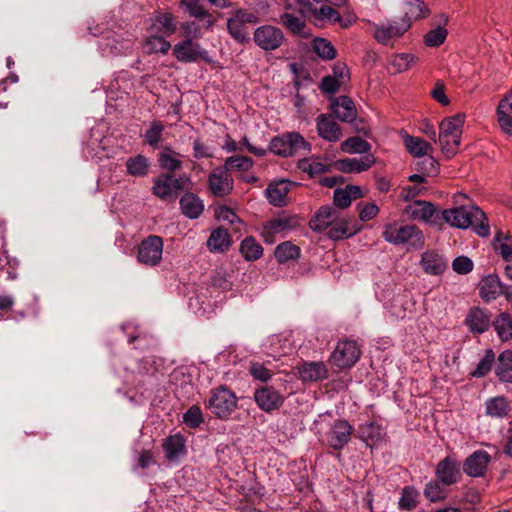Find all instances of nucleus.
Segmentation results:
<instances>
[{"label": "nucleus", "instance_id": "obj_1", "mask_svg": "<svg viewBox=\"0 0 512 512\" xmlns=\"http://www.w3.org/2000/svg\"><path fill=\"white\" fill-rule=\"evenodd\" d=\"M442 219L453 227L465 229L471 227L480 237L490 235V226L484 211L479 207L460 206L442 211Z\"/></svg>", "mask_w": 512, "mask_h": 512}, {"label": "nucleus", "instance_id": "obj_2", "mask_svg": "<svg viewBox=\"0 0 512 512\" xmlns=\"http://www.w3.org/2000/svg\"><path fill=\"white\" fill-rule=\"evenodd\" d=\"M193 182L186 174L175 176L171 173H161L153 179L152 194L160 200L168 203L175 202L179 192H191Z\"/></svg>", "mask_w": 512, "mask_h": 512}, {"label": "nucleus", "instance_id": "obj_3", "mask_svg": "<svg viewBox=\"0 0 512 512\" xmlns=\"http://www.w3.org/2000/svg\"><path fill=\"white\" fill-rule=\"evenodd\" d=\"M465 118L464 113H457L444 118L439 125L438 141L442 152L448 159L455 156L459 150Z\"/></svg>", "mask_w": 512, "mask_h": 512}, {"label": "nucleus", "instance_id": "obj_4", "mask_svg": "<svg viewBox=\"0 0 512 512\" xmlns=\"http://www.w3.org/2000/svg\"><path fill=\"white\" fill-rule=\"evenodd\" d=\"M204 404L213 416L220 420H228L238 407V399L226 385H219L210 390Z\"/></svg>", "mask_w": 512, "mask_h": 512}, {"label": "nucleus", "instance_id": "obj_5", "mask_svg": "<svg viewBox=\"0 0 512 512\" xmlns=\"http://www.w3.org/2000/svg\"><path fill=\"white\" fill-rule=\"evenodd\" d=\"M260 18L254 11L238 8L227 19V31L231 38L241 45L250 41V26L258 24Z\"/></svg>", "mask_w": 512, "mask_h": 512}, {"label": "nucleus", "instance_id": "obj_6", "mask_svg": "<svg viewBox=\"0 0 512 512\" xmlns=\"http://www.w3.org/2000/svg\"><path fill=\"white\" fill-rule=\"evenodd\" d=\"M269 151L281 157H292L301 151L310 152L311 144L298 132H286L270 141Z\"/></svg>", "mask_w": 512, "mask_h": 512}, {"label": "nucleus", "instance_id": "obj_7", "mask_svg": "<svg viewBox=\"0 0 512 512\" xmlns=\"http://www.w3.org/2000/svg\"><path fill=\"white\" fill-rule=\"evenodd\" d=\"M383 238L394 245L409 244L419 249L423 247L424 236L422 231L416 225H402L390 223L384 226Z\"/></svg>", "mask_w": 512, "mask_h": 512}, {"label": "nucleus", "instance_id": "obj_8", "mask_svg": "<svg viewBox=\"0 0 512 512\" xmlns=\"http://www.w3.org/2000/svg\"><path fill=\"white\" fill-rule=\"evenodd\" d=\"M163 239L157 235H149L138 245L137 260L140 264L154 267L162 260Z\"/></svg>", "mask_w": 512, "mask_h": 512}, {"label": "nucleus", "instance_id": "obj_9", "mask_svg": "<svg viewBox=\"0 0 512 512\" xmlns=\"http://www.w3.org/2000/svg\"><path fill=\"white\" fill-rule=\"evenodd\" d=\"M285 40L283 31L279 27L270 24L259 26L253 33V41L264 51L277 50Z\"/></svg>", "mask_w": 512, "mask_h": 512}, {"label": "nucleus", "instance_id": "obj_10", "mask_svg": "<svg viewBox=\"0 0 512 512\" xmlns=\"http://www.w3.org/2000/svg\"><path fill=\"white\" fill-rule=\"evenodd\" d=\"M360 355V348L355 341L344 340L338 342L331 354L330 361L339 369H349L356 364Z\"/></svg>", "mask_w": 512, "mask_h": 512}, {"label": "nucleus", "instance_id": "obj_11", "mask_svg": "<svg viewBox=\"0 0 512 512\" xmlns=\"http://www.w3.org/2000/svg\"><path fill=\"white\" fill-rule=\"evenodd\" d=\"M173 56L181 63H194L199 60L209 62L208 51L191 39H183L175 44Z\"/></svg>", "mask_w": 512, "mask_h": 512}, {"label": "nucleus", "instance_id": "obj_12", "mask_svg": "<svg viewBox=\"0 0 512 512\" xmlns=\"http://www.w3.org/2000/svg\"><path fill=\"white\" fill-rule=\"evenodd\" d=\"M310 12L316 24L319 22L332 25L338 24L343 29L349 28L357 20V17L354 14L342 17L336 9L328 5H322L319 8L311 6Z\"/></svg>", "mask_w": 512, "mask_h": 512}, {"label": "nucleus", "instance_id": "obj_13", "mask_svg": "<svg viewBox=\"0 0 512 512\" xmlns=\"http://www.w3.org/2000/svg\"><path fill=\"white\" fill-rule=\"evenodd\" d=\"M178 28L177 18L169 11H156L150 18L148 31L165 37L172 36Z\"/></svg>", "mask_w": 512, "mask_h": 512}, {"label": "nucleus", "instance_id": "obj_14", "mask_svg": "<svg viewBox=\"0 0 512 512\" xmlns=\"http://www.w3.org/2000/svg\"><path fill=\"white\" fill-rule=\"evenodd\" d=\"M254 400L258 407L266 413L279 409L284 403L283 395L272 386H263L256 389Z\"/></svg>", "mask_w": 512, "mask_h": 512}, {"label": "nucleus", "instance_id": "obj_15", "mask_svg": "<svg viewBox=\"0 0 512 512\" xmlns=\"http://www.w3.org/2000/svg\"><path fill=\"white\" fill-rule=\"evenodd\" d=\"M460 463L455 457L447 456L440 460L435 469L436 479L446 486L456 484L461 478Z\"/></svg>", "mask_w": 512, "mask_h": 512}, {"label": "nucleus", "instance_id": "obj_16", "mask_svg": "<svg viewBox=\"0 0 512 512\" xmlns=\"http://www.w3.org/2000/svg\"><path fill=\"white\" fill-rule=\"evenodd\" d=\"M353 427L346 420H336L326 433L328 445L334 450L343 449L350 441Z\"/></svg>", "mask_w": 512, "mask_h": 512}, {"label": "nucleus", "instance_id": "obj_17", "mask_svg": "<svg viewBox=\"0 0 512 512\" xmlns=\"http://www.w3.org/2000/svg\"><path fill=\"white\" fill-rule=\"evenodd\" d=\"M233 183V178L223 167L215 168L208 177L209 190L216 197L229 195L233 190Z\"/></svg>", "mask_w": 512, "mask_h": 512}, {"label": "nucleus", "instance_id": "obj_18", "mask_svg": "<svg viewBox=\"0 0 512 512\" xmlns=\"http://www.w3.org/2000/svg\"><path fill=\"white\" fill-rule=\"evenodd\" d=\"M360 230L361 225L354 217H340L338 215V220L330 225L327 236L334 241H339L352 237Z\"/></svg>", "mask_w": 512, "mask_h": 512}, {"label": "nucleus", "instance_id": "obj_19", "mask_svg": "<svg viewBox=\"0 0 512 512\" xmlns=\"http://www.w3.org/2000/svg\"><path fill=\"white\" fill-rule=\"evenodd\" d=\"M491 456L485 450L474 451L463 463V471L470 477H482L485 475Z\"/></svg>", "mask_w": 512, "mask_h": 512}, {"label": "nucleus", "instance_id": "obj_20", "mask_svg": "<svg viewBox=\"0 0 512 512\" xmlns=\"http://www.w3.org/2000/svg\"><path fill=\"white\" fill-rule=\"evenodd\" d=\"M335 118L344 123H352L357 118V109L354 101L345 95L335 98L330 105Z\"/></svg>", "mask_w": 512, "mask_h": 512}, {"label": "nucleus", "instance_id": "obj_21", "mask_svg": "<svg viewBox=\"0 0 512 512\" xmlns=\"http://www.w3.org/2000/svg\"><path fill=\"white\" fill-rule=\"evenodd\" d=\"M316 128L318 135L328 142H337L342 138V130L332 115H318L316 118Z\"/></svg>", "mask_w": 512, "mask_h": 512}, {"label": "nucleus", "instance_id": "obj_22", "mask_svg": "<svg viewBox=\"0 0 512 512\" xmlns=\"http://www.w3.org/2000/svg\"><path fill=\"white\" fill-rule=\"evenodd\" d=\"M465 324L470 332L482 334L492 325L490 314L479 307L471 308L465 318Z\"/></svg>", "mask_w": 512, "mask_h": 512}, {"label": "nucleus", "instance_id": "obj_23", "mask_svg": "<svg viewBox=\"0 0 512 512\" xmlns=\"http://www.w3.org/2000/svg\"><path fill=\"white\" fill-rule=\"evenodd\" d=\"M408 30L409 23L403 22L401 19L400 22L377 26L374 31V37L378 43L387 45L391 39L401 37Z\"/></svg>", "mask_w": 512, "mask_h": 512}, {"label": "nucleus", "instance_id": "obj_24", "mask_svg": "<svg viewBox=\"0 0 512 512\" xmlns=\"http://www.w3.org/2000/svg\"><path fill=\"white\" fill-rule=\"evenodd\" d=\"M338 220V211L331 206L320 207L309 221L311 230L322 233Z\"/></svg>", "mask_w": 512, "mask_h": 512}, {"label": "nucleus", "instance_id": "obj_25", "mask_svg": "<svg viewBox=\"0 0 512 512\" xmlns=\"http://www.w3.org/2000/svg\"><path fill=\"white\" fill-rule=\"evenodd\" d=\"M376 159L373 154H367L363 158H345L336 162L337 169L343 173H361L368 170Z\"/></svg>", "mask_w": 512, "mask_h": 512}, {"label": "nucleus", "instance_id": "obj_26", "mask_svg": "<svg viewBox=\"0 0 512 512\" xmlns=\"http://www.w3.org/2000/svg\"><path fill=\"white\" fill-rule=\"evenodd\" d=\"M179 204L182 214L189 219L199 218L204 211L203 201L193 192L184 193L179 200Z\"/></svg>", "mask_w": 512, "mask_h": 512}, {"label": "nucleus", "instance_id": "obj_27", "mask_svg": "<svg viewBox=\"0 0 512 512\" xmlns=\"http://www.w3.org/2000/svg\"><path fill=\"white\" fill-rule=\"evenodd\" d=\"M233 240L228 231L222 227L214 229L208 240L207 247L213 253H224L232 246Z\"/></svg>", "mask_w": 512, "mask_h": 512}, {"label": "nucleus", "instance_id": "obj_28", "mask_svg": "<svg viewBox=\"0 0 512 512\" xmlns=\"http://www.w3.org/2000/svg\"><path fill=\"white\" fill-rule=\"evenodd\" d=\"M298 373L304 382H316L328 377V370L323 362H306L298 368Z\"/></svg>", "mask_w": 512, "mask_h": 512}, {"label": "nucleus", "instance_id": "obj_29", "mask_svg": "<svg viewBox=\"0 0 512 512\" xmlns=\"http://www.w3.org/2000/svg\"><path fill=\"white\" fill-rule=\"evenodd\" d=\"M502 293V283L497 274L483 277L479 283V294L483 300H495Z\"/></svg>", "mask_w": 512, "mask_h": 512}, {"label": "nucleus", "instance_id": "obj_30", "mask_svg": "<svg viewBox=\"0 0 512 512\" xmlns=\"http://www.w3.org/2000/svg\"><path fill=\"white\" fill-rule=\"evenodd\" d=\"M420 264L424 272L430 275H440L447 267V261L434 251L424 252Z\"/></svg>", "mask_w": 512, "mask_h": 512}, {"label": "nucleus", "instance_id": "obj_31", "mask_svg": "<svg viewBox=\"0 0 512 512\" xmlns=\"http://www.w3.org/2000/svg\"><path fill=\"white\" fill-rule=\"evenodd\" d=\"M179 153L175 152L170 146H164L158 154L159 167L166 171L165 173L174 174L175 171L182 169V161L178 158Z\"/></svg>", "mask_w": 512, "mask_h": 512}, {"label": "nucleus", "instance_id": "obj_32", "mask_svg": "<svg viewBox=\"0 0 512 512\" xmlns=\"http://www.w3.org/2000/svg\"><path fill=\"white\" fill-rule=\"evenodd\" d=\"M290 191V182L281 180L270 183L266 189V195L270 204L274 206H283L286 203L287 194Z\"/></svg>", "mask_w": 512, "mask_h": 512}, {"label": "nucleus", "instance_id": "obj_33", "mask_svg": "<svg viewBox=\"0 0 512 512\" xmlns=\"http://www.w3.org/2000/svg\"><path fill=\"white\" fill-rule=\"evenodd\" d=\"M300 226L297 216H280L265 223V229L269 233L279 234L284 231H291Z\"/></svg>", "mask_w": 512, "mask_h": 512}, {"label": "nucleus", "instance_id": "obj_34", "mask_svg": "<svg viewBox=\"0 0 512 512\" xmlns=\"http://www.w3.org/2000/svg\"><path fill=\"white\" fill-rule=\"evenodd\" d=\"M495 374L501 382L512 383V350H505L499 354Z\"/></svg>", "mask_w": 512, "mask_h": 512}, {"label": "nucleus", "instance_id": "obj_35", "mask_svg": "<svg viewBox=\"0 0 512 512\" xmlns=\"http://www.w3.org/2000/svg\"><path fill=\"white\" fill-rule=\"evenodd\" d=\"M430 14V9L423 0L408 1L405 4V12L401 18L403 22L409 23L411 27L412 20L426 18Z\"/></svg>", "mask_w": 512, "mask_h": 512}, {"label": "nucleus", "instance_id": "obj_36", "mask_svg": "<svg viewBox=\"0 0 512 512\" xmlns=\"http://www.w3.org/2000/svg\"><path fill=\"white\" fill-rule=\"evenodd\" d=\"M181 6L189 13L190 16L204 21L205 26L210 28L213 26L215 19L213 16L198 2V0H181Z\"/></svg>", "mask_w": 512, "mask_h": 512}, {"label": "nucleus", "instance_id": "obj_37", "mask_svg": "<svg viewBox=\"0 0 512 512\" xmlns=\"http://www.w3.org/2000/svg\"><path fill=\"white\" fill-rule=\"evenodd\" d=\"M440 24L437 28L430 30L424 36V42L429 47H438L444 43L447 38L448 31L444 28L449 18L446 14H440Z\"/></svg>", "mask_w": 512, "mask_h": 512}, {"label": "nucleus", "instance_id": "obj_38", "mask_svg": "<svg viewBox=\"0 0 512 512\" xmlns=\"http://www.w3.org/2000/svg\"><path fill=\"white\" fill-rule=\"evenodd\" d=\"M280 20L292 34L303 38H308L310 36V33L306 32V23L302 17L285 12L280 16Z\"/></svg>", "mask_w": 512, "mask_h": 512}, {"label": "nucleus", "instance_id": "obj_39", "mask_svg": "<svg viewBox=\"0 0 512 512\" xmlns=\"http://www.w3.org/2000/svg\"><path fill=\"white\" fill-rule=\"evenodd\" d=\"M510 411L508 400L504 396H497L485 402L486 415L494 418H504Z\"/></svg>", "mask_w": 512, "mask_h": 512}, {"label": "nucleus", "instance_id": "obj_40", "mask_svg": "<svg viewBox=\"0 0 512 512\" xmlns=\"http://www.w3.org/2000/svg\"><path fill=\"white\" fill-rule=\"evenodd\" d=\"M126 171L133 177H145L149 173L150 163L146 156L138 154L126 160Z\"/></svg>", "mask_w": 512, "mask_h": 512}, {"label": "nucleus", "instance_id": "obj_41", "mask_svg": "<svg viewBox=\"0 0 512 512\" xmlns=\"http://www.w3.org/2000/svg\"><path fill=\"white\" fill-rule=\"evenodd\" d=\"M492 326L499 339L503 342L512 340V315L500 313L493 321Z\"/></svg>", "mask_w": 512, "mask_h": 512}, {"label": "nucleus", "instance_id": "obj_42", "mask_svg": "<svg viewBox=\"0 0 512 512\" xmlns=\"http://www.w3.org/2000/svg\"><path fill=\"white\" fill-rule=\"evenodd\" d=\"M165 36L156 33H150L144 41V49L148 54L161 53L167 54L171 49V43L165 39Z\"/></svg>", "mask_w": 512, "mask_h": 512}, {"label": "nucleus", "instance_id": "obj_43", "mask_svg": "<svg viewBox=\"0 0 512 512\" xmlns=\"http://www.w3.org/2000/svg\"><path fill=\"white\" fill-rule=\"evenodd\" d=\"M163 449L167 459H177L185 452V440L183 436L180 434L169 436L163 443Z\"/></svg>", "mask_w": 512, "mask_h": 512}, {"label": "nucleus", "instance_id": "obj_44", "mask_svg": "<svg viewBox=\"0 0 512 512\" xmlns=\"http://www.w3.org/2000/svg\"><path fill=\"white\" fill-rule=\"evenodd\" d=\"M409 208L411 209V215L414 219L433 222L436 208L431 202L416 200Z\"/></svg>", "mask_w": 512, "mask_h": 512}, {"label": "nucleus", "instance_id": "obj_45", "mask_svg": "<svg viewBox=\"0 0 512 512\" xmlns=\"http://www.w3.org/2000/svg\"><path fill=\"white\" fill-rule=\"evenodd\" d=\"M240 253L246 261H256L262 257L263 247L253 236H247L241 242Z\"/></svg>", "mask_w": 512, "mask_h": 512}, {"label": "nucleus", "instance_id": "obj_46", "mask_svg": "<svg viewBox=\"0 0 512 512\" xmlns=\"http://www.w3.org/2000/svg\"><path fill=\"white\" fill-rule=\"evenodd\" d=\"M404 144L407 151L415 157H424L433 150L430 143L420 137L406 136Z\"/></svg>", "mask_w": 512, "mask_h": 512}, {"label": "nucleus", "instance_id": "obj_47", "mask_svg": "<svg viewBox=\"0 0 512 512\" xmlns=\"http://www.w3.org/2000/svg\"><path fill=\"white\" fill-rule=\"evenodd\" d=\"M494 250L499 253L505 261L512 260V235L497 231L494 237Z\"/></svg>", "mask_w": 512, "mask_h": 512}, {"label": "nucleus", "instance_id": "obj_48", "mask_svg": "<svg viewBox=\"0 0 512 512\" xmlns=\"http://www.w3.org/2000/svg\"><path fill=\"white\" fill-rule=\"evenodd\" d=\"M300 253L301 250L297 245L292 244L290 241H285L277 245L274 256L280 264H284L290 260L297 259Z\"/></svg>", "mask_w": 512, "mask_h": 512}, {"label": "nucleus", "instance_id": "obj_49", "mask_svg": "<svg viewBox=\"0 0 512 512\" xmlns=\"http://www.w3.org/2000/svg\"><path fill=\"white\" fill-rule=\"evenodd\" d=\"M341 150L349 154H370L371 144L359 136L349 137L341 143Z\"/></svg>", "mask_w": 512, "mask_h": 512}, {"label": "nucleus", "instance_id": "obj_50", "mask_svg": "<svg viewBox=\"0 0 512 512\" xmlns=\"http://www.w3.org/2000/svg\"><path fill=\"white\" fill-rule=\"evenodd\" d=\"M312 49L322 60L325 61L333 60L337 55V51L332 43L321 37L313 39Z\"/></svg>", "mask_w": 512, "mask_h": 512}, {"label": "nucleus", "instance_id": "obj_51", "mask_svg": "<svg viewBox=\"0 0 512 512\" xmlns=\"http://www.w3.org/2000/svg\"><path fill=\"white\" fill-rule=\"evenodd\" d=\"M446 484H442L439 480H431L424 488V496L431 502H441L448 496Z\"/></svg>", "mask_w": 512, "mask_h": 512}, {"label": "nucleus", "instance_id": "obj_52", "mask_svg": "<svg viewBox=\"0 0 512 512\" xmlns=\"http://www.w3.org/2000/svg\"><path fill=\"white\" fill-rule=\"evenodd\" d=\"M361 439L369 446L376 444L382 438V429L374 421L366 422L360 426Z\"/></svg>", "mask_w": 512, "mask_h": 512}, {"label": "nucleus", "instance_id": "obj_53", "mask_svg": "<svg viewBox=\"0 0 512 512\" xmlns=\"http://www.w3.org/2000/svg\"><path fill=\"white\" fill-rule=\"evenodd\" d=\"M163 131L164 125L160 120L152 121L144 135L145 143L154 149L158 148L162 140Z\"/></svg>", "mask_w": 512, "mask_h": 512}, {"label": "nucleus", "instance_id": "obj_54", "mask_svg": "<svg viewBox=\"0 0 512 512\" xmlns=\"http://www.w3.org/2000/svg\"><path fill=\"white\" fill-rule=\"evenodd\" d=\"M495 362V353L489 348L485 350V354L480 362L477 364L475 370L471 372L473 377L481 378L486 376L492 369Z\"/></svg>", "mask_w": 512, "mask_h": 512}, {"label": "nucleus", "instance_id": "obj_55", "mask_svg": "<svg viewBox=\"0 0 512 512\" xmlns=\"http://www.w3.org/2000/svg\"><path fill=\"white\" fill-rule=\"evenodd\" d=\"M416 62V57L410 53H401L393 55L390 60V65L394 73H401L408 70L412 64Z\"/></svg>", "mask_w": 512, "mask_h": 512}, {"label": "nucleus", "instance_id": "obj_56", "mask_svg": "<svg viewBox=\"0 0 512 512\" xmlns=\"http://www.w3.org/2000/svg\"><path fill=\"white\" fill-rule=\"evenodd\" d=\"M253 160L252 158L248 156H231L228 157L225 161V167L224 169L229 170L234 169L237 171H248L253 166Z\"/></svg>", "mask_w": 512, "mask_h": 512}, {"label": "nucleus", "instance_id": "obj_57", "mask_svg": "<svg viewBox=\"0 0 512 512\" xmlns=\"http://www.w3.org/2000/svg\"><path fill=\"white\" fill-rule=\"evenodd\" d=\"M422 158L417 162V170L426 176H436L440 170L438 161L428 154Z\"/></svg>", "mask_w": 512, "mask_h": 512}, {"label": "nucleus", "instance_id": "obj_58", "mask_svg": "<svg viewBox=\"0 0 512 512\" xmlns=\"http://www.w3.org/2000/svg\"><path fill=\"white\" fill-rule=\"evenodd\" d=\"M249 373L255 380H259L261 382L269 381L274 372L268 369L263 363L253 361L249 366Z\"/></svg>", "mask_w": 512, "mask_h": 512}, {"label": "nucleus", "instance_id": "obj_59", "mask_svg": "<svg viewBox=\"0 0 512 512\" xmlns=\"http://www.w3.org/2000/svg\"><path fill=\"white\" fill-rule=\"evenodd\" d=\"M418 493L415 488L406 486L402 490V495L399 500V507L405 510H412L417 505Z\"/></svg>", "mask_w": 512, "mask_h": 512}, {"label": "nucleus", "instance_id": "obj_60", "mask_svg": "<svg viewBox=\"0 0 512 512\" xmlns=\"http://www.w3.org/2000/svg\"><path fill=\"white\" fill-rule=\"evenodd\" d=\"M184 423L190 428L199 427L203 421V414L199 406H191L183 415Z\"/></svg>", "mask_w": 512, "mask_h": 512}, {"label": "nucleus", "instance_id": "obj_61", "mask_svg": "<svg viewBox=\"0 0 512 512\" xmlns=\"http://www.w3.org/2000/svg\"><path fill=\"white\" fill-rule=\"evenodd\" d=\"M298 167L309 174L311 178L322 175L328 171V166L321 162H310L307 159H303L299 162Z\"/></svg>", "mask_w": 512, "mask_h": 512}, {"label": "nucleus", "instance_id": "obj_62", "mask_svg": "<svg viewBox=\"0 0 512 512\" xmlns=\"http://www.w3.org/2000/svg\"><path fill=\"white\" fill-rule=\"evenodd\" d=\"M409 304L410 302L405 297L398 296L390 304V313L398 319H404L407 316Z\"/></svg>", "mask_w": 512, "mask_h": 512}, {"label": "nucleus", "instance_id": "obj_63", "mask_svg": "<svg viewBox=\"0 0 512 512\" xmlns=\"http://www.w3.org/2000/svg\"><path fill=\"white\" fill-rule=\"evenodd\" d=\"M184 39L195 41L201 37V28L195 21H187L180 25Z\"/></svg>", "mask_w": 512, "mask_h": 512}, {"label": "nucleus", "instance_id": "obj_64", "mask_svg": "<svg viewBox=\"0 0 512 512\" xmlns=\"http://www.w3.org/2000/svg\"><path fill=\"white\" fill-rule=\"evenodd\" d=\"M452 268L458 274H467L472 271L473 262L466 256H459L453 260Z\"/></svg>", "mask_w": 512, "mask_h": 512}]
</instances>
